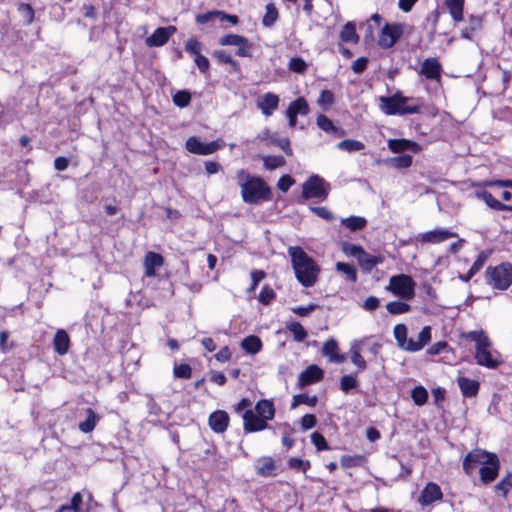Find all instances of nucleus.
I'll return each mask as SVG.
<instances>
[{
	"mask_svg": "<svg viewBox=\"0 0 512 512\" xmlns=\"http://www.w3.org/2000/svg\"><path fill=\"white\" fill-rule=\"evenodd\" d=\"M164 264V258L162 255L149 251L144 257V274L147 277H154L156 275L155 269L161 267Z\"/></svg>",
	"mask_w": 512,
	"mask_h": 512,
	"instance_id": "nucleus-22",
	"label": "nucleus"
},
{
	"mask_svg": "<svg viewBox=\"0 0 512 512\" xmlns=\"http://www.w3.org/2000/svg\"><path fill=\"white\" fill-rule=\"evenodd\" d=\"M289 68L297 73H304L307 70V65L302 58H292L289 63Z\"/></svg>",
	"mask_w": 512,
	"mask_h": 512,
	"instance_id": "nucleus-63",
	"label": "nucleus"
},
{
	"mask_svg": "<svg viewBox=\"0 0 512 512\" xmlns=\"http://www.w3.org/2000/svg\"><path fill=\"white\" fill-rule=\"evenodd\" d=\"M275 461L272 457L264 456L257 460L256 471L257 474L263 477L275 476Z\"/></svg>",
	"mask_w": 512,
	"mask_h": 512,
	"instance_id": "nucleus-29",
	"label": "nucleus"
},
{
	"mask_svg": "<svg viewBox=\"0 0 512 512\" xmlns=\"http://www.w3.org/2000/svg\"><path fill=\"white\" fill-rule=\"evenodd\" d=\"M322 353L328 356L331 362L342 363L345 358L338 353V344L334 339L326 341L322 347Z\"/></svg>",
	"mask_w": 512,
	"mask_h": 512,
	"instance_id": "nucleus-32",
	"label": "nucleus"
},
{
	"mask_svg": "<svg viewBox=\"0 0 512 512\" xmlns=\"http://www.w3.org/2000/svg\"><path fill=\"white\" fill-rule=\"evenodd\" d=\"M191 101V95L188 91H178L173 95V102L176 106L184 108L189 105Z\"/></svg>",
	"mask_w": 512,
	"mask_h": 512,
	"instance_id": "nucleus-54",
	"label": "nucleus"
},
{
	"mask_svg": "<svg viewBox=\"0 0 512 512\" xmlns=\"http://www.w3.org/2000/svg\"><path fill=\"white\" fill-rule=\"evenodd\" d=\"M363 461L364 457L362 455H342L340 458V463L343 468L359 466Z\"/></svg>",
	"mask_w": 512,
	"mask_h": 512,
	"instance_id": "nucleus-51",
	"label": "nucleus"
},
{
	"mask_svg": "<svg viewBox=\"0 0 512 512\" xmlns=\"http://www.w3.org/2000/svg\"><path fill=\"white\" fill-rule=\"evenodd\" d=\"M481 26H482V19H481V17L471 15L469 17V26L462 30L461 36L464 39L471 40L473 34L476 31L480 30Z\"/></svg>",
	"mask_w": 512,
	"mask_h": 512,
	"instance_id": "nucleus-39",
	"label": "nucleus"
},
{
	"mask_svg": "<svg viewBox=\"0 0 512 512\" xmlns=\"http://www.w3.org/2000/svg\"><path fill=\"white\" fill-rule=\"evenodd\" d=\"M53 347L54 351L59 355H65L68 353L70 348V337L65 330H57L53 338Z\"/></svg>",
	"mask_w": 512,
	"mask_h": 512,
	"instance_id": "nucleus-27",
	"label": "nucleus"
},
{
	"mask_svg": "<svg viewBox=\"0 0 512 512\" xmlns=\"http://www.w3.org/2000/svg\"><path fill=\"white\" fill-rule=\"evenodd\" d=\"M277 19H278L277 8L275 7V5L273 3H268L266 5V12L262 19L263 26L270 28L275 24Z\"/></svg>",
	"mask_w": 512,
	"mask_h": 512,
	"instance_id": "nucleus-43",
	"label": "nucleus"
},
{
	"mask_svg": "<svg viewBox=\"0 0 512 512\" xmlns=\"http://www.w3.org/2000/svg\"><path fill=\"white\" fill-rule=\"evenodd\" d=\"M490 342H487L476 348L475 359L478 365L487 367V368H495L498 365V361L492 357L491 352L489 351Z\"/></svg>",
	"mask_w": 512,
	"mask_h": 512,
	"instance_id": "nucleus-21",
	"label": "nucleus"
},
{
	"mask_svg": "<svg viewBox=\"0 0 512 512\" xmlns=\"http://www.w3.org/2000/svg\"><path fill=\"white\" fill-rule=\"evenodd\" d=\"M411 398L416 405H424L428 400V392L423 386H416L411 391Z\"/></svg>",
	"mask_w": 512,
	"mask_h": 512,
	"instance_id": "nucleus-50",
	"label": "nucleus"
},
{
	"mask_svg": "<svg viewBox=\"0 0 512 512\" xmlns=\"http://www.w3.org/2000/svg\"><path fill=\"white\" fill-rule=\"evenodd\" d=\"M294 183H295V181L290 175H283L278 180L277 187L281 191L287 192Z\"/></svg>",
	"mask_w": 512,
	"mask_h": 512,
	"instance_id": "nucleus-64",
	"label": "nucleus"
},
{
	"mask_svg": "<svg viewBox=\"0 0 512 512\" xmlns=\"http://www.w3.org/2000/svg\"><path fill=\"white\" fill-rule=\"evenodd\" d=\"M487 284L494 289L506 290L512 284V265L510 263H501L495 267L486 269Z\"/></svg>",
	"mask_w": 512,
	"mask_h": 512,
	"instance_id": "nucleus-5",
	"label": "nucleus"
},
{
	"mask_svg": "<svg viewBox=\"0 0 512 512\" xmlns=\"http://www.w3.org/2000/svg\"><path fill=\"white\" fill-rule=\"evenodd\" d=\"M324 377V371L317 365H309L298 377V386L304 388L307 385L316 383Z\"/></svg>",
	"mask_w": 512,
	"mask_h": 512,
	"instance_id": "nucleus-18",
	"label": "nucleus"
},
{
	"mask_svg": "<svg viewBox=\"0 0 512 512\" xmlns=\"http://www.w3.org/2000/svg\"><path fill=\"white\" fill-rule=\"evenodd\" d=\"M500 463L497 455L494 453L489 460L480 468V478L484 484L494 481L499 473Z\"/></svg>",
	"mask_w": 512,
	"mask_h": 512,
	"instance_id": "nucleus-16",
	"label": "nucleus"
},
{
	"mask_svg": "<svg viewBox=\"0 0 512 512\" xmlns=\"http://www.w3.org/2000/svg\"><path fill=\"white\" fill-rule=\"evenodd\" d=\"M465 0H445L444 5L448 9L454 22L463 20Z\"/></svg>",
	"mask_w": 512,
	"mask_h": 512,
	"instance_id": "nucleus-34",
	"label": "nucleus"
},
{
	"mask_svg": "<svg viewBox=\"0 0 512 512\" xmlns=\"http://www.w3.org/2000/svg\"><path fill=\"white\" fill-rule=\"evenodd\" d=\"M363 344L364 340L354 341L350 348L351 361L360 371L367 368V363L361 355Z\"/></svg>",
	"mask_w": 512,
	"mask_h": 512,
	"instance_id": "nucleus-30",
	"label": "nucleus"
},
{
	"mask_svg": "<svg viewBox=\"0 0 512 512\" xmlns=\"http://www.w3.org/2000/svg\"><path fill=\"white\" fill-rule=\"evenodd\" d=\"M387 145L393 153H401L406 150L418 153L421 150L418 143L407 139H389Z\"/></svg>",
	"mask_w": 512,
	"mask_h": 512,
	"instance_id": "nucleus-25",
	"label": "nucleus"
},
{
	"mask_svg": "<svg viewBox=\"0 0 512 512\" xmlns=\"http://www.w3.org/2000/svg\"><path fill=\"white\" fill-rule=\"evenodd\" d=\"M223 143L220 140L203 143L196 136H191L186 140L185 148L192 154L210 155L222 148Z\"/></svg>",
	"mask_w": 512,
	"mask_h": 512,
	"instance_id": "nucleus-8",
	"label": "nucleus"
},
{
	"mask_svg": "<svg viewBox=\"0 0 512 512\" xmlns=\"http://www.w3.org/2000/svg\"><path fill=\"white\" fill-rule=\"evenodd\" d=\"M175 26L159 27L153 34L146 38L145 43L149 47H160L165 45L171 36L176 33Z\"/></svg>",
	"mask_w": 512,
	"mask_h": 512,
	"instance_id": "nucleus-14",
	"label": "nucleus"
},
{
	"mask_svg": "<svg viewBox=\"0 0 512 512\" xmlns=\"http://www.w3.org/2000/svg\"><path fill=\"white\" fill-rule=\"evenodd\" d=\"M336 270L345 275L346 279L350 282L355 283L357 281V271L353 265L344 262H337Z\"/></svg>",
	"mask_w": 512,
	"mask_h": 512,
	"instance_id": "nucleus-44",
	"label": "nucleus"
},
{
	"mask_svg": "<svg viewBox=\"0 0 512 512\" xmlns=\"http://www.w3.org/2000/svg\"><path fill=\"white\" fill-rule=\"evenodd\" d=\"M410 305L402 301H391L387 303L386 309L390 314L399 315L410 311Z\"/></svg>",
	"mask_w": 512,
	"mask_h": 512,
	"instance_id": "nucleus-47",
	"label": "nucleus"
},
{
	"mask_svg": "<svg viewBox=\"0 0 512 512\" xmlns=\"http://www.w3.org/2000/svg\"><path fill=\"white\" fill-rule=\"evenodd\" d=\"M214 56L220 63L229 64L233 67L235 71L238 70V63L226 51H215Z\"/></svg>",
	"mask_w": 512,
	"mask_h": 512,
	"instance_id": "nucleus-55",
	"label": "nucleus"
},
{
	"mask_svg": "<svg viewBox=\"0 0 512 512\" xmlns=\"http://www.w3.org/2000/svg\"><path fill=\"white\" fill-rule=\"evenodd\" d=\"M219 44L222 46H235L237 50L235 54L239 57H251L252 45L249 40L241 35L227 34L220 38Z\"/></svg>",
	"mask_w": 512,
	"mask_h": 512,
	"instance_id": "nucleus-9",
	"label": "nucleus"
},
{
	"mask_svg": "<svg viewBox=\"0 0 512 512\" xmlns=\"http://www.w3.org/2000/svg\"><path fill=\"white\" fill-rule=\"evenodd\" d=\"M458 237V234L448 229L437 228L418 235L417 240L422 244H439L450 238Z\"/></svg>",
	"mask_w": 512,
	"mask_h": 512,
	"instance_id": "nucleus-12",
	"label": "nucleus"
},
{
	"mask_svg": "<svg viewBox=\"0 0 512 512\" xmlns=\"http://www.w3.org/2000/svg\"><path fill=\"white\" fill-rule=\"evenodd\" d=\"M423 103L418 98L405 97L400 91L392 96H380L379 108L386 115L417 114Z\"/></svg>",
	"mask_w": 512,
	"mask_h": 512,
	"instance_id": "nucleus-3",
	"label": "nucleus"
},
{
	"mask_svg": "<svg viewBox=\"0 0 512 512\" xmlns=\"http://www.w3.org/2000/svg\"><path fill=\"white\" fill-rule=\"evenodd\" d=\"M236 177L245 203L257 204L261 201L271 200V189L261 177L252 176L245 170H238Z\"/></svg>",
	"mask_w": 512,
	"mask_h": 512,
	"instance_id": "nucleus-2",
	"label": "nucleus"
},
{
	"mask_svg": "<svg viewBox=\"0 0 512 512\" xmlns=\"http://www.w3.org/2000/svg\"><path fill=\"white\" fill-rule=\"evenodd\" d=\"M81 503L82 495L77 492L72 496L70 503L60 506L57 512H87L82 510Z\"/></svg>",
	"mask_w": 512,
	"mask_h": 512,
	"instance_id": "nucleus-40",
	"label": "nucleus"
},
{
	"mask_svg": "<svg viewBox=\"0 0 512 512\" xmlns=\"http://www.w3.org/2000/svg\"><path fill=\"white\" fill-rule=\"evenodd\" d=\"M288 254L296 279L307 288L315 285L321 271L315 260L299 246H290Z\"/></svg>",
	"mask_w": 512,
	"mask_h": 512,
	"instance_id": "nucleus-1",
	"label": "nucleus"
},
{
	"mask_svg": "<svg viewBox=\"0 0 512 512\" xmlns=\"http://www.w3.org/2000/svg\"><path fill=\"white\" fill-rule=\"evenodd\" d=\"M209 426L215 433H223L229 425V415L223 410H217L209 416Z\"/></svg>",
	"mask_w": 512,
	"mask_h": 512,
	"instance_id": "nucleus-20",
	"label": "nucleus"
},
{
	"mask_svg": "<svg viewBox=\"0 0 512 512\" xmlns=\"http://www.w3.org/2000/svg\"><path fill=\"white\" fill-rule=\"evenodd\" d=\"M263 140L267 141L269 144L277 145L289 156L293 154L290 146V141L286 137L278 138L277 135H272L268 131H266L264 132Z\"/></svg>",
	"mask_w": 512,
	"mask_h": 512,
	"instance_id": "nucleus-35",
	"label": "nucleus"
},
{
	"mask_svg": "<svg viewBox=\"0 0 512 512\" xmlns=\"http://www.w3.org/2000/svg\"><path fill=\"white\" fill-rule=\"evenodd\" d=\"M259 158L263 161L264 167L267 170H274L286 164L282 156L260 155Z\"/></svg>",
	"mask_w": 512,
	"mask_h": 512,
	"instance_id": "nucleus-42",
	"label": "nucleus"
},
{
	"mask_svg": "<svg viewBox=\"0 0 512 512\" xmlns=\"http://www.w3.org/2000/svg\"><path fill=\"white\" fill-rule=\"evenodd\" d=\"M387 289L402 299L410 300L415 295V282L409 275H395L390 278Z\"/></svg>",
	"mask_w": 512,
	"mask_h": 512,
	"instance_id": "nucleus-6",
	"label": "nucleus"
},
{
	"mask_svg": "<svg viewBox=\"0 0 512 512\" xmlns=\"http://www.w3.org/2000/svg\"><path fill=\"white\" fill-rule=\"evenodd\" d=\"M18 12L24 20L25 25H30L34 20V10L30 4L20 3Z\"/></svg>",
	"mask_w": 512,
	"mask_h": 512,
	"instance_id": "nucleus-52",
	"label": "nucleus"
},
{
	"mask_svg": "<svg viewBox=\"0 0 512 512\" xmlns=\"http://www.w3.org/2000/svg\"><path fill=\"white\" fill-rule=\"evenodd\" d=\"M340 38L346 43H357L359 41V36L356 33L355 24L352 22L346 23L341 30Z\"/></svg>",
	"mask_w": 512,
	"mask_h": 512,
	"instance_id": "nucleus-38",
	"label": "nucleus"
},
{
	"mask_svg": "<svg viewBox=\"0 0 512 512\" xmlns=\"http://www.w3.org/2000/svg\"><path fill=\"white\" fill-rule=\"evenodd\" d=\"M337 148L341 151L352 153L363 150L365 145L359 140L345 139L337 144Z\"/></svg>",
	"mask_w": 512,
	"mask_h": 512,
	"instance_id": "nucleus-41",
	"label": "nucleus"
},
{
	"mask_svg": "<svg viewBox=\"0 0 512 512\" xmlns=\"http://www.w3.org/2000/svg\"><path fill=\"white\" fill-rule=\"evenodd\" d=\"M457 383L462 395L466 398L475 397L478 394L480 383L468 377L460 376Z\"/></svg>",
	"mask_w": 512,
	"mask_h": 512,
	"instance_id": "nucleus-26",
	"label": "nucleus"
},
{
	"mask_svg": "<svg viewBox=\"0 0 512 512\" xmlns=\"http://www.w3.org/2000/svg\"><path fill=\"white\" fill-rule=\"evenodd\" d=\"M254 413L264 418L266 421L272 420L275 415L273 402L266 399L258 401L255 405Z\"/></svg>",
	"mask_w": 512,
	"mask_h": 512,
	"instance_id": "nucleus-31",
	"label": "nucleus"
},
{
	"mask_svg": "<svg viewBox=\"0 0 512 512\" xmlns=\"http://www.w3.org/2000/svg\"><path fill=\"white\" fill-rule=\"evenodd\" d=\"M393 334L400 349L408 352H417L424 348L431 341V327L424 326L419 332L417 340L407 338V327L404 324H397Z\"/></svg>",
	"mask_w": 512,
	"mask_h": 512,
	"instance_id": "nucleus-4",
	"label": "nucleus"
},
{
	"mask_svg": "<svg viewBox=\"0 0 512 512\" xmlns=\"http://www.w3.org/2000/svg\"><path fill=\"white\" fill-rule=\"evenodd\" d=\"M385 258L382 255H371L364 249L357 258L358 264L365 272H371L377 265L382 264Z\"/></svg>",
	"mask_w": 512,
	"mask_h": 512,
	"instance_id": "nucleus-23",
	"label": "nucleus"
},
{
	"mask_svg": "<svg viewBox=\"0 0 512 512\" xmlns=\"http://www.w3.org/2000/svg\"><path fill=\"white\" fill-rule=\"evenodd\" d=\"M287 329L293 334L294 339L298 342H302L308 336L307 331L299 322H291L287 325Z\"/></svg>",
	"mask_w": 512,
	"mask_h": 512,
	"instance_id": "nucleus-46",
	"label": "nucleus"
},
{
	"mask_svg": "<svg viewBox=\"0 0 512 512\" xmlns=\"http://www.w3.org/2000/svg\"><path fill=\"white\" fill-rule=\"evenodd\" d=\"M173 373L177 378L189 379L191 377L192 370L188 364H180L174 366Z\"/></svg>",
	"mask_w": 512,
	"mask_h": 512,
	"instance_id": "nucleus-57",
	"label": "nucleus"
},
{
	"mask_svg": "<svg viewBox=\"0 0 512 512\" xmlns=\"http://www.w3.org/2000/svg\"><path fill=\"white\" fill-rule=\"evenodd\" d=\"M443 497V493L439 485L434 482H429L421 491L418 502L422 506L431 505L435 501H440Z\"/></svg>",
	"mask_w": 512,
	"mask_h": 512,
	"instance_id": "nucleus-15",
	"label": "nucleus"
},
{
	"mask_svg": "<svg viewBox=\"0 0 512 512\" xmlns=\"http://www.w3.org/2000/svg\"><path fill=\"white\" fill-rule=\"evenodd\" d=\"M477 197L484 201L490 208L497 211H507L509 205H505L497 200L490 192L482 191L477 193Z\"/></svg>",
	"mask_w": 512,
	"mask_h": 512,
	"instance_id": "nucleus-37",
	"label": "nucleus"
},
{
	"mask_svg": "<svg viewBox=\"0 0 512 512\" xmlns=\"http://www.w3.org/2000/svg\"><path fill=\"white\" fill-rule=\"evenodd\" d=\"M309 113V106L304 97H298L292 101L286 111V116L289 121V126L294 128L297 122V116H306Z\"/></svg>",
	"mask_w": 512,
	"mask_h": 512,
	"instance_id": "nucleus-13",
	"label": "nucleus"
},
{
	"mask_svg": "<svg viewBox=\"0 0 512 512\" xmlns=\"http://www.w3.org/2000/svg\"><path fill=\"white\" fill-rule=\"evenodd\" d=\"M185 50L191 55L201 54V43L195 38H189L185 44Z\"/></svg>",
	"mask_w": 512,
	"mask_h": 512,
	"instance_id": "nucleus-60",
	"label": "nucleus"
},
{
	"mask_svg": "<svg viewBox=\"0 0 512 512\" xmlns=\"http://www.w3.org/2000/svg\"><path fill=\"white\" fill-rule=\"evenodd\" d=\"M357 386V380L352 375H345L340 380V388L342 391L347 392Z\"/></svg>",
	"mask_w": 512,
	"mask_h": 512,
	"instance_id": "nucleus-61",
	"label": "nucleus"
},
{
	"mask_svg": "<svg viewBox=\"0 0 512 512\" xmlns=\"http://www.w3.org/2000/svg\"><path fill=\"white\" fill-rule=\"evenodd\" d=\"M318 402V398L316 395L309 396L307 394H298L293 397V402L291 404V408L294 409L300 404H306L308 406H315Z\"/></svg>",
	"mask_w": 512,
	"mask_h": 512,
	"instance_id": "nucleus-48",
	"label": "nucleus"
},
{
	"mask_svg": "<svg viewBox=\"0 0 512 512\" xmlns=\"http://www.w3.org/2000/svg\"><path fill=\"white\" fill-rule=\"evenodd\" d=\"M341 223L352 231L360 230L366 226V219L358 216H351L341 220Z\"/></svg>",
	"mask_w": 512,
	"mask_h": 512,
	"instance_id": "nucleus-45",
	"label": "nucleus"
},
{
	"mask_svg": "<svg viewBox=\"0 0 512 512\" xmlns=\"http://www.w3.org/2000/svg\"><path fill=\"white\" fill-rule=\"evenodd\" d=\"M391 166L397 169L408 168L412 164V156L408 154L392 157L387 161Z\"/></svg>",
	"mask_w": 512,
	"mask_h": 512,
	"instance_id": "nucleus-49",
	"label": "nucleus"
},
{
	"mask_svg": "<svg viewBox=\"0 0 512 512\" xmlns=\"http://www.w3.org/2000/svg\"><path fill=\"white\" fill-rule=\"evenodd\" d=\"M493 454L482 449L470 451L463 459V471L466 475L471 476L477 465L483 466Z\"/></svg>",
	"mask_w": 512,
	"mask_h": 512,
	"instance_id": "nucleus-10",
	"label": "nucleus"
},
{
	"mask_svg": "<svg viewBox=\"0 0 512 512\" xmlns=\"http://www.w3.org/2000/svg\"><path fill=\"white\" fill-rule=\"evenodd\" d=\"M316 122L318 127L326 133L333 134L336 137H342L345 135V131L343 129L336 127L333 122L323 114L317 117Z\"/></svg>",
	"mask_w": 512,
	"mask_h": 512,
	"instance_id": "nucleus-33",
	"label": "nucleus"
},
{
	"mask_svg": "<svg viewBox=\"0 0 512 512\" xmlns=\"http://www.w3.org/2000/svg\"><path fill=\"white\" fill-rule=\"evenodd\" d=\"M279 96L272 92H267L260 96L256 102L257 108L266 116H271L279 105Z\"/></svg>",
	"mask_w": 512,
	"mask_h": 512,
	"instance_id": "nucleus-19",
	"label": "nucleus"
},
{
	"mask_svg": "<svg viewBox=\"0 0 512 512\" xmlns=\"http://www.w3.org/2000/svg\"><path fill=\"white\" fill-rule=\"evenodd\" d=\"M334 103V94L330 90H323L320 93L318 104L322 107L331 106Z\"/></svg>",
	"mask_w": 512,
	"mask_h": 512,
	"instance_id": "nucleus-62",
	"label": "nucleus"
},
{
	"mask_svg": "<svg viewBox=\"0 0 512 512\" xmlns=\"http://www.w3.org/2000/svg\"><path fill=\"white\" fill-rule=\"evenodd\" d=\"M100 419L101 417L92 408H87L85 409V420L79 422L78 428L83 433H91Z\"/></svg>",
	"mask_w": 512,
	"mask_h": 512,
	"instance_id": "nucleus-28",
	"label": "nucleus"
},
{
	"mask_svg": "<svg viewBox=\"0 0 512 512\" xmlns=\"http://www.w3.org/2000/svg\"><path fill=\"white\" fill-rule=\"evenodd\" d=\"M288 466L291 469L306 472L310 468V462L308 460H302L300 458H291L288 461Z\"/></svg>",
	"mask_w": 512,
	"mask_h": 512,
	"instance_id": "nucleus-59",
	"label": "nucleus"
},
{
	"mask_svg": "<svg viewBox=\"0 0 512 512\" xmlns=\"http://www.w3.org/2000/svg\"><path fill=\"white\" fill-rule=\"evenodd\" d=\"M487 260V255L484 252H481L475 262L470 267L467 276L465 277V281L470 280L485 264Z\"/></svg>",
	"mask_w": 512,
	"mask_h": 512,
	"instance_id": "nucleus-53",
	"label": "nucleus"
},
{
	"mask_svg": "<svg viewBox=\"0 0 512 512\" xmlns=\"http://www.w3.org/2000/svg\"><path fill=\"white\" fill-rule=\"evenodd\" d=\"M404 32V27L402 24H386L379 36L378 44L382 48H391L397 40L402 36Z\"/></svg>",
	"mask_w": 512,
	"mask_h": 512,
	"instance_id": "nucleus-11",
	"label": "nucleus"
},
{
	"mask_svg": "<svg viewBox=\"0 0 512 512\" xmlns=\"http://www.w3.org/2000/svg\"><path fill=\"white\" fill-rule=\"evenodd\" d=\"M244 431L247 433L264 430L268 427L267 421L256 415L253 410H247L243 414Z\"/></svg>",
	"mask_w": 512,
	"mask_h": 512,
	"instance_id": "nucleus-17",
	"label": "nucleus"
},
{
	"mask_svg": "<svg viewBox=\"0 0 512 512\" xmlns=\"http://www.w3.org/2000/svg\"><path fill=\"white\" fill-rule=\"evenodd\" d=\"M275 298V292L269 286H264L259 294L258 300L263 305H269Z\"/></svg>",
	"mask_w": 512,
	"mask_h": 512,
	"instance_id": "nucleus-56",
	"label": "nucleus"
},
{
	"mask_svg": "<svg viewBox=\"0 0 512 512\" xmlns=\"http://www.w3.org/2000/svg\"><path fill=\"white\" fill-rule=\"evenodd\" d=\"M241 347L248 353V354H257L262 349V342L259 337L250 335L244 338L241 342Z\"/></svg>",
	"mask_w": 512,
	"mask_h": 512,
	"instance_id": "nucleus-36",
	"label": "nucleus"
},
{
	"mask_svg": "<svg viewBox=\"0 0 512 512\" xmlns=\"http://www.w3.org/2000/svg\"><path fill=\"white\" fill-rule=\"evenodd\" d=\"M311 441L315 445L318 451L328 450L329 446L326 439L319 432H314L311 435Z\"/></svg>",
	"mask_w": 512,
	"mask_h": 512,
	"instance_id": "nucleus-58",
	"label": "nucleus"
},
{
	"mask_svg": "<svg viewBox=\"0 0 512 512\" xmlns=\"http://www.w3.org/2000/svg\"><path fill=\"white\" fill-rule=\"evenodd\" d=\"M328 190L329 184L318 175H313L303 183L302 196L305 199L318 198L324 200L328 195Z\"/></svg>",
	"mask_w": 512,
	"mask_h": 512,
	"instance_id": "nucleus-7",
	"label": "nucleus"
},
{
	"mask_svg": "<svg viewBox=\"0 0 512 512\" xmlns=\"http://www.w3.org/2000/svg\"><path fill=\"white\" fill-rule=\"evenodd\" d=\"M420 73L427 79L440 80L441 65L436 58H427L422 63Z\"/></svg>",
	"mask_w": 512,
	"mask_h": 512,
	"instance_id": "nucleus-24",
	"label": "nucleus"
}]
</instances>
